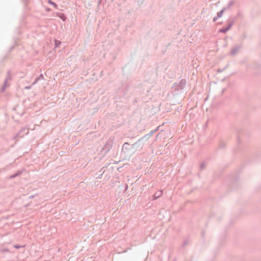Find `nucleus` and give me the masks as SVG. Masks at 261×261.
<instances>
[{"label": "nucleus", "instance_id": "3", "mask_svg": "<svg viewBox=\"0 0 261 261\" xmlns=\"http://www.w3.org/2000/svg\"><path fill=\"white\" fill-rule=\"evenodd\" d=\"M16 248H20V246H14Z\"/></svg>", "mask_w": 261, "mask_h": 261}, {"label": "nucleus", "instance_id": "2", "mask_svg": "<svg viewBox=\"0 0 261 261\" xmlns=\"http://www.w3.org/2000/svg\"><path fill=\"white\" fill-rule=\"evenodd\" d=\"M229 29V28H227V29H221L220 30V32H223V33H225Z\"/></svg>", "mask_w": 261, "mask_h": 261}, {"label": "nucleus", "instance_id": "1", "mask_svg": "<svg viewBox=\"0 0 261 261\" xmlns=\"http://www.w3.org/2000/svg\"><path fill=\"white\" fill-rule=\"evenodd\" d=\"M48 3L51 5H53L55 8H57V5L54 2L51 1L50 0H49Z\"/></svg>", "mask_w": 261, "mask_h": 261}]
</instances>
